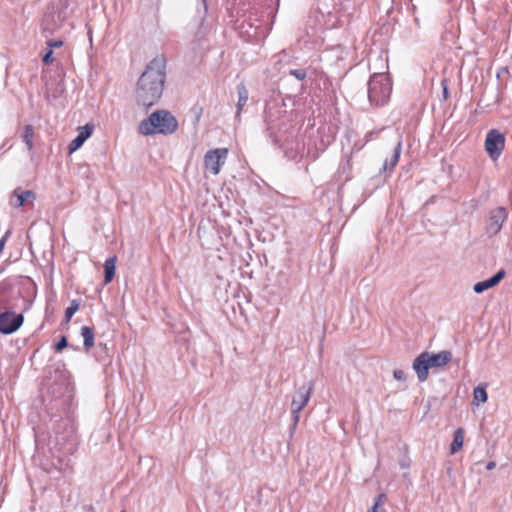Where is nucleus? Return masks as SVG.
Returning a JSON list of instances; mask_svg holds the SVG:
<instances>
[{"mask_svg":"<svg viewBox=\"0 0 512 512\" xmlns=\"http://www.w3.org/2000/svg\"><path fill=\"white\" fill-rule=\"evenodd\" d=\"M166 60L162 56L152 59L141 74L136 85L138 104L150 107L162 96L166 78Z\"/></svg>","mask_w":512,"mask_h":512,"instance_id":"f257e3e1","label":"nucleus"},{"mask_svg":"<svg viewBox=\"0 0 512 512\" xmlns=\"http://www.w3.org/2000/svg\"><path fill=\"white\" fill-rule=\"evenodd\" d=\"M178 128L176 118L167 110H157L140 122L138 131L142 135H170Z\"/></svg>","mask_w":512,"mask_h":512,"instance_id":"f03ea898","label":"nucleus"},{"mask_svg":"<svg viewBox=\"0 0 512 512\" xmlns=\"http://www.w3.org/2000/svg\"><path fill=\"white\" fill-rule=\"evenodd\" d=\"M452 360V353L450 351H441L439 353H421L413 362V369L415 370L419 381L423 382L428 378V371L430 368L442 367Z\"/></svg>","mask_w":512,"mask_h":512,"instance_id":"7ed1b4c3","label":"nucleus"},{"mask_svg":"<svg viewBox=\"0 0 512 512\" xmlns=\"http://www.w3.org/2000/svg\"><path fill=\"white\" fill-rule=\"evenodd\" d=\"M391 83L386 73H374L368 82L369 101L374 105H383L389 99Z\"/></svg>","mask_w":512,"mask_h":512,"instance_id":"20e7f679","label":"nucleus"},{"mask_svg":"<svg viewBox=\"0 0 512 512\" xmlns=\"http://www.w3.org/2000/svg\"><path fill=\"white\" fill-rule=\"evenodd\" d=\"M313 389L314 383L310 381L296 390L291 402L293 429L296 428L300 419L299 413L308 404Z\"/></svg>","mask_w":512,"mask_h":512,"instance_id":"39448f33","label":"nucleus"},{"mask_svg":"<svg viewBox=\"0 0 512 512\" xmlns=\"http://www.w3.org/2000/svg\"><path fill=\"white\" fill-rule=\"evenodd\" d=\"M505 147V137L496 129L490 130L485 139V149L491 159L496 160Z\"/></svg>","mask_w":512,"mask_h":512,"instance_id":"423d86ee","label":"nucleus"},{"mask_svg":"<svg viewBox=\"0 0 512 512\" xmlns=\"http://www.w3.org/2000/svg\"><path fill=\"white\" fill-rule=\"evenodd\" d=\"M228 155V149L216 148L209 150L204 156V166L213 175L220 172L221 166L225 163Z\"/></svg>","mask_w":512,"mask_h":512,"instance_id":"0eeeda50","label":"nucleus"},{"mask_svg":"<svg viewBox=\"0 0 512 512\" xmlns=\"http://www.w3.org/2000/svg\"><path fill=\"white\" fill-rule=\"evenodd\" d=\"M23 321L24 317L22 314L5 311L0 314V332L3 334H12L21 327Z\"/></svg>","mask_w":512,"mask_h":512,"instance_id":"6e6552de","label":"nucleus"},{"mask_svg":"<svg viewBox=\"0 0 512 512\" xmlns=\"http://www.w3.org/2000/svg\"><path fill=\"white\" fill-rule=\"evenodd\" d=\"M507 218V212L503 207H497L490 212L486 230L490 235H496L500 232L504 221Z\"/></svg>","mask_w":512,"mask_h":512,"instance_id":"1a4fd4ad","label":"nucleus"},{"mask_svg":"<svg viewBox=\"0 0 512 512\" xmlns=\"http://www.w3.org/2000/svg\"><path fill=\"white\" fill-rule=\"evenodd\" d=\"M94 130V125L91 123H87L84 126L78 127L77 136L70 142L68 149L69 153H73L78 150L84 142L92 135Z\"/></svg>","mask_w":512,"mask_h":512,"instance_id":"9d476101","label":"nucleus"},{"mask_svg":"<svg viewBox=\"0 0 512 512\" xmlns=\"http://www.w3.org/2000/svg\"><path fill=\"white\" fill-rule=\"evenodd\" d=\"M505 274V270L501 269L490 279L476 283L473 287L474 292L480 294L496 286L505 277Z\"/></svg>","mask_w":512,"mask_h":512,"instance_id":"9b49d317","label":"nucleus"},{"mask_svg":"<svg viewBox=\"0 0 512 512\" xmlns=\"http://www.w3.org/2000/svg\"><path fill=\"white\" fill-rule=\"evenodd\" d=\"M34 199V193L30 190L27 191H18L15 190L11 199L10 203L14 207H21L24 204H26L29 201H32Z\"/></svg>","mask_w":512,"mask_h":512,"instance_id":"f8f14e48","label":"nucleus"},{"mask_svg":"<svg viewBox=\"0 0 512 512\" xmlns=\"http://www.w3.org/2000/svg\"><path fill=\"white\" fill-rule=\"evenodd\" d=\"M237 94H238V101H237V116H239L241 110L246 105L249 95L248 90L246 89L244 84H239L237 86Z\"/></svg>","mask_w":512,"mask_h":512,"instance_id":"ddd939ff","label":"nucleus"},{"mask_svg":"<svg viewBox=\"0 0 512 512\" xmlns=\"http://www.w3.org/2000/svg\"><path fill=\"white\" fill-rule=\"evenodd\" d=\"M81 335L84 348L86 351H89L94 346V331L91 327L83 326L81 328Z\"/></svg>","mask_w":512,"mask_h":512,"instance_id":"4468645a","label":"nucleus"},{"mask_svg":"<svg viewBox=\"0 0 512 512\" xmlns=\"http://www.w3.org/2000/svg\"><path fill=\"white\" fill-rule=\"evenodd\" d=\"M115 263H116L115 257L108 258L104 263V271H105L104 282H105V284L110 283L115 275Z\"/></svg>","mask_w":512,"mask_h":512,"instance_id":"2eb2a0df","label":"nucleus"},{"mask_svg":"<svg viewBox=\"0 0 512 512\" xmlns=\"http://www.w3.org/2000/svg\"><path fill=\"white\" fill-rule=\"evenodd\" d=\"M464 442V430L462 428H458L454 432L453 441L450 446V451L452 454L458 452L463 447Z\"/></svg>","mask_w":512,"mask_h":512,"instance_id":"dca6fc26","label":"nucleus"},{"mask_svg":"<svg viewBox=\"0 0 512 512\" xmlns=\"http://www.w3.org/2000/svg\"><path fill=\"white\" fill-rule=\"evenodd\" d=\"M401 148H402L401 141H398V143L394 149L392 157L390 158V160H386L384 162V165H383L384 170H388V169L391 170L396 166V164L398 163L399 158H400Z\"/></svg>","mask_w":512,"mask_h":512,"instance_id":"f3484780","label":"nucleus"},{"mask_svg":"<svg viewBox=\"0 0 512 512\" xmlns=\"http://www.w3.org/2000/svg\"><path fill=\"white\" fill-rule=\"evenodd\" d=\"M33 136H34L33 126L26 125L24 127V133L22 135V139H23L28 151H31L33 149Z\"/></svg>","mask_w":512,"mask_h":512,"instance_id":"a211bd4d","label":"nucleus"},{"mask_svg":"<svg viewBox=\"0 0 512 512\" xmlns=\"http://www.w3.org/2000/svg\"><path fill=\"white\" fill-rule=\"evenodd\" d=\"M474 400L480 403L487 401V392L484 386H478L473 391Z\"/></svg>","mask_w":512,"mask_h":512,"instance_id":"6ab92c4d","label":"nucleus"},{"mask_svg":"<svg viewBox=\"0 0 512 512\" xmlns=\"http://www.w3.org/2000/svg\"><path fill=\"white\" fill-rule=\"evenodd\" d=\"M386 495L385 494H379L375 500L374 504L369 512H382V507L385 503Z\"/></svg>","mask_w":512,"mask_h":512,"instance_id":"aec40b11","label":"nucleus"},{"mask_svg":"<svg viewBox=\"0 0 512 512\" xmlns=\"http://www.w3.org/2000/svg\"><path fill=\"white\" fill-rule=\"evenodd\" d=\"M78 309H79V304L75 300H73L70 303V306L65 311V318H66L67 322L71 320V318L77 312Z\"/></svg>","mask_w":512,"mask_h":512,"instance_id":"412c9836","label":"nucleus"},{"mask_svg":"<svg viewBox=\"0 0 512 512\" xmlns=\"http://www.w3.org/2000/svg\"><path fill=\"white\" fill-rule=\"evenodd\" d=\"M68 346V342L65 336H62L61 339L56 343L55 350L60 352L62 349Z\"/></svg>","mask_w":512,"mask_h":512,"instance_id":"4be33fe9","label":"nucleus"},{"mask_svg":"<svg viewBox=\"0 0 512 512\" xmlns=\"http://www.w3.org/2000/svg\"><path fill=\"white\" fill-rule=\"evenodd\" d=\"M290 74L298 80H303L306 77V72L303 69L291 70Z\"/></svg>","mask_w":512,"mask_h":512,"instance_id":"5701e85b","label":"nucleus"},{"mask_svg":"<svg viewBox=\"0 0 512 512\" xmlns=\"http://www.w3.org/2000/svg\"><path fill=\"white\" fill-rule=\"evenodd\" d=\"M393 376L397 381H404L406 379V373L401 369H395Z\"/></svg>","mask_w":512,"mask_h":512,"instance_id":"b1692460","label":"nucleus"},{"mask_svg":"<svg viewBox=\"0 0 512 512\" xmlns=\"http://www.w3.org/2000/svg\"><path fill=\"white\" fill-rule=\"evenodd\" d=\"M49 49L53 50V48H60L63 45L62 40H48L46 42Z\"/></svg>","mask_w":512,"mask_h":512,"instance_id":"393cba45","label":"nucleus"},{"mask_svg":"<svg viewBox=\"0 0 512 512\" xmlns=\"http://www.w3.org/2000/svg\"><path fill=\"white\" fill-rule=\"evenodd\" d=\"M11 230H7L6 233L3 235V237L0 239V253L3 251L5 244L7 240L9 239L11 235Z\"/></svg>","mask_w":512,"mask_h":512,"instance_id":"a878e982","label":"nucleus"},{"mask_svg":"<svg viewBox=\"0 0 512 512\" xmlns=\"http://www.w3.org/2000/svg\"><path fill=\"white\" fill-rule=\"evenodd\" d=\"M52 55H53V50L49 49L43 56V63L46 65L52 63V61H53Z\"/></svg>","mask_w":512,"mask_h":512,"instance_id":"bb28decb","label":"nucleus"},{"mask_svg":"<svg viewBox=\"0 0 512 512\" xmlns=\"http://www.w3.org/2000/svg\"><path fill=\"white\" fill-rule=\"evenodd\" d=\"M495 466H496L495 462L490 461V462H488V463H487V465H486V469H487V470H492V469H494V468H495Z\"/></svg>","mask_w":512,"mask_h":512,"instance_id":"cd10ccee","label":"nucleus"},{"mask_svg":"<svg viewBox=\"0 0 512 512\" xmlns=\"http://www.w3.org/2000/svg\"><path fill=\"white\" fill-rule=\"evenodd\" d=\"M443 92H444V96L447 97L448 91H447L446 87H444V91Z\"/></svg>","mask_w":512,"mask_h":512,"instance_id":"c85d7f7f","label":"nucleus"},{"mask_svg":"<svg viewBox=\"0 0 512 512\" xmlns=\"http://www.w3.org/2000/svg\"><path fill=\"white\" fill-rule=\"evenodd\" d=\"M121 512H125V511H121Z\"/></svg>","mask_w":512,"mask_h":512,"instance_id":"c756f323","label":"nucleus"}]
</instances>
